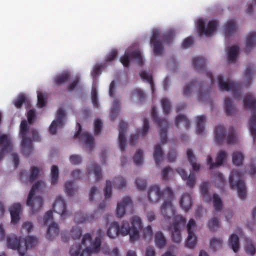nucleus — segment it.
Here are the masks:
<instances>
[{
	"label": "nucleus",
	"mask_w": 256,
	"mask_h": 256,
	"mask_svg": "<svg viewBox=\"0 0 256 256\" xmlns=\"http://www.w3.org/2000/svg\"><path fill=\"white\" fill-rule=\"evenodd\" d=\"M131 226L127 221H123L121 226L117 222L112 223L108 227L106 234L107 236L114 238L119 234L122 236H130V240L134 242L140 237V232L142 228V224L141 218L134 216L131 218Z\"/></svg>",
	"instance_id": "1"
},
{
	"label": "nucleus",
	"mask_w": 256,
	"mask_h": 256,
	"mask_svg": "<svg viewBox=\"0 0 256 256\" xmlns=\"http://www.w3.org/2000/svg\"><path fill=\"white\" fill-rule=\"evenodd\" d=\"M244 172L233 170L229 176L230 187L236 190L240 198L244 200L246 198V186L244 180Z\"/></svg>",
	"instance_id": "2"
},
{
	"label": "nucleus",
	"mask_w": 256,
	"mask_h": 256,
	"mask_svg": "<svg viewBox=\"0 0 256 256\" xmlns=\"http://www.w3.org/2000/svg\"><path fill=\"white\" fill-rule=\"evenodd\" d=\"M243 102L245 108L252 111L248 126L250 134L254 140L256 138V98L252 94L248 93L244 96Z\"/></svg>",
	"instance_id": "3"
},
{
	"label": "nucleus",
	"mask_w": 256,
	"mask_h": 256,
	"mask_svg": "<svg viewBox=\"0 0 256 256\" xmlns=\"http://www.w3.org/2000/svg\"><path fill=\"white\" fill-rule=\"evenodd\" d=\"M174 193L170 187H166L164 192L160 190V186L158 185H154L150 188L148 192V198L150 202L156 203L159 202L161 199L164 200L174 198Z\"/></svg>",
	"instance_id": "4"
},
{
	"label": "nucleus",
	"mask_w": 256,
	"mask_h": 256,
	"mask_svg": "<svg viewBox=\"0 0 256 256\" xmlns=\"http://www.w3.org/2000/svg\"><path fill=\"white\" fill-rule=\"evenodd\" d=\"M28 130L29 126L26 121L22 120L20 125V134L22 139L21 143L22 151L23 154L26 156H29L33 150L32 140L27 136Z\"/></svg>",
	"instance_id": "5"
},
{
	"label": "nucleus",
	"mask_w": 256,
	"mask_h": 256,
	"mask_svg": "<svg viewBox=\"0 0 256 256\" xmlns=\"http://www.w3.org/2000/svg\"><path fill=\"white\" fill-rule=\"evenodd\" d=\"M152 117L154 121L160 127V142L162 144L167 142L168 129L169 124L166 120L164 118H159L157 114L156 108L152 107Z\"/></svg>",
	"instance_id": "6"
},
{
	"label": "nucleus",
	"mask_w": 256,
	"mask_h": 256,
	"mask_svg": "<svg viewBox=\"0 0 256 256\" xmlns=\"http://www.w3.org/2000/svg\"><path fill=\"white\" fill-rule=\"evenodd\" d=\"M218 86L220 90L232 91L236 99L240 98L242 89V84L240 83L232 81L226 82L223 76L221 75L218 76Z\"/></svg>",
	"instance_id": "7"
},
{
	"label": "nucleus",
	"mask_w": 256,
	"mask_h": 256,
	"mask_svg": "<svg viewBox=\"0 0 256 256\" xmlns=\"http://www.w3.org/2000/svg\"><path fill=\"white\" fill-rule=\"evenodd\" d=\"M24 239L17 237L14 234L8 235L6 237V246L8 248L17 250L20 256H24L26 253V248H22Z\"/></svg>",
	"instance_id": "8"
},
{
	"label": "nucleus",
	"mask_w": 256,
	"mask_h": 256,
	"mask_svg": "<svg viewBox=\"0 0 256 256\" xmlns=\"http://www.w3.org/2000/svg\"><path fill=\"white\" fill-rule=\"evenodd\" d=\"M217 26L216 20H212L209 21L206 28L204 22L202 19L198 20L197 29L199 36H201L203 34L206 36H210L216 30Z\"/></svg>",
	"instance_id": "9"
},
{
	"label": "nucleus",
	"mask_w": 256,
	"mask_h": 256,
	"mask_svg": "<svg viewBox=\"0 0 256 256\" xmlns=\"http://www.w3.org/2000/svg\"><path fill=\"white\" fill-rule=\"evenodd\" d=\"M66 116V112L64 109L59 108L58 110L56 119L52 122L49 128L50 134H55L57 129L62 128L64 126Z\"/></svg>",
	"instance_id": "10"
},
{
	"label": "nucleus",
	"mask_w": 256,
	"mask_h": 256,
	"mask_svg": "<svg viewBox=\"0 0 256 256\" xmlns=\"http://www.w3.org/2000/svg\"><path fill=\"white\" fill-rule=\"evenodd\" d=\"M150 44L153 48L154 54L156 56L160 55L164 50V46L160 40V32L157 30H154L150 39Z\"/></svg>",
	"instance_id": "11"
},
{
	"label": "nucleus",
	"mask_w": 256,
	"mask_h": 256,
	"mask_svg": "<svg viewBox=\"0 0 256 256\" xmlns=\"http://www.w3.org/2000/svg\"><path fill=\"white\" fill-rule=\"evenodd\" d=\"M172 200L166 198L160 208L161 214L164 219L168 222L176 213V209L171 202Z\"/></svg>",
	"instance_id": "12"
},
{
	"label": "nucleus",
	"mask_w": 256,
	"mask_h": 256,
	"mask_svg": "<svg viewBox=\"0 0 256 256\" xmlns=\"http://www.w3.org/2000/svg\"><path fill=\"white\" fill-rule=\"evenodd\" d=\"M196 228V222L193 218H190L187 224L188 236L186 242V246L192 248L196 244V237L194 232Z\"/></svg>",
	"instance_id": "13"
},
{
	"label": "nucleus",
	"mask_w": 256,
	"mask_h": 256,
	"mask_svg": "<svg viewBox=\"0 0 256 256\" xmlns=\"http://www.w3.org/2000/svg\"><path fill=\"white\" fill-rule=\"evenodd\" d=\"M78 129L74 135V138H78L84 142L86 148L91 150L94 146V138L88 132H84L81 134L82 126L80 124L77 123Z\"/></svg>",
	"instance_id": "14"
},
{
	"label": "nucleus",
	"mask_w": 256,
	"mask_h": 256,
	"mask_svg": "<svg viewBox=\"0 0 256 256\" xmlns=\"http://www.w3.org/2000/svg\"><path fill=\"white\" fill-rule=\"evenodd\" d=\"M40 172V169L34 166L31 167L30 174L28 172L22 170L20 173V180L25 184L28 182H34L37 178Z\"/></svg>",
	"instance_id": "15"
},
{
	"label": "nucleus",
	"mask_w": 256,
	"mask_h": 256,
	"mask_svg": "<svg viewBox=\"0 0 256 256\" xmlns=\"http://www.w3.org/2000/svg\"><path fill=\"white\" fill-rule=\"evenodd\" d=\"M53 210L64 218L68 215V212L66 210V204L62 196H58L56 197L53 204Z\"/></svg>",
	"instance_id": "16"
},
{
	"label": "nucleus",
	"mask_w": 256,
	"mask_h": 256,
	"mask_svg": "<svg viewBox=\"0 0 256 256\" xmlns=\"http://www.w3.org/2000/svg\"><path fill=\"white\" fill-rule=\"evenodd\" d=\"M28 202V196L26 200V205L30 208L32 214H35L42 208L44 201L41 196H34V195L30 197Z\"/></svg>",
	"instance_id": "17"
},
{
	"label": "nucleus",
	"mask_w": 256,
	"mask_h": 256,
	"mask_svg": "<svg viewBox=\"0 0 256 256\" xmlns=\"http://www.w3.org/2000/svg\"><path fill=\"white\" fill-rule=\"evenodd\" d=\"M127 127L128 124L126 122L123 121L120 122L118 124V142L119 146L122 151H124L126 150V138L125 137V134L126 132Z\"/></svg>",
	"instance_id": "18"
},
{
	"label": "nucleus",
	"mask_w": 256,
	"mask_h": 256,
	"mask_svg": "<svg viewBox=\"0 0 256 256\" xmlns=\"http://www.w3.org/2000/svg\"><path fill=\"white\" fill-rule=\"evenodd\" d=\"M176 171L180 175L183 180H186V184L190 188L194 186L196 182V176L192 172H190V174L188 175L186 170L181 168H176Z\"/></svg>",
	"instance_id": "19"
},
{
	"label": "nucleus",
	"mask_w": 256,
	"mask_h": 256,
	"mask_svg": "<svg viewBox=\"0 0 256 256\" xmlns=\"http://www.w3.org/2000/svg\"><path fill=\"white\" fill-rule=\"evenodd\" d=\"M97 234L98 236L95 238L92 246H88L85 248L84 250L88 254L97 252L100 250L102 244V238L104 234L100 229L98 230Z\"/></svg>",
	"instance_id": "20"
},
{
	"label": "nucleus",
	"mask_w": 256,
	"mask_h": 256,
	"mask_svg": "<svg viewBox=\"0 0 256 256\" xmlns=\"http://www.w3.org/2000/svg\"><path fill=\"white\" fill-rule=\"evenodd\" d=\"M132 201L130 196H126L122 202H118L116 207V214L118 217H122L125 214V209L127 206H132Z\"/></svg>",
	"instance_id": "21"
},
{
	"label": "nucleus",
	"mask_w": 256,
	"mask_h": 256,
	"mask_svg": "<svg viewBox=\"0 0 256 256\" xmlns=\"http://www.w3.org/2000/svg\"><path fill=\"white\" fill-rule=\"evenodd\" d=\"M21 209V205L19 203L14 204L12 206L10 210L12 223L16 224L18 222Z\"/></svg>",
	"instance_id": "22"
},
{
	"label": "nucleus",
	"mask_w": 256,
	"mask_h": 256,
	"mask_svg": "<svg viewBox=\"0 0 256 256\" xmlns=\"http://www.w3.org/2000/svg\"><path fill=\"white\" fill-rule=\"evenodd\" d=\"M224 108L227 116H233L237 112L236 106L232 104L230 98H226L224 100Z\"/></svg>",
	"instance_id": "23"
},
{
	"label": "nucleus",
	"mask_w": 256,
	"mask_h": 256,
	"mask_svg": "<svg viewBox=\"0 0 256 256\" xmlns=\"http://www.w3.org/2000/svg\"><path fill=\"white\" fill-rule=\"evenodd\" d=\"M180 204L182 210L186 212L188 211L192 206L190 195L188 193L182 194L180 200Z\"/></svg>",
	"instance_id": "24"
},
{
	"label": "nucleus",
	"mask_w": 256,
	"mask_h": 256,
	"mask_svg": "<svg viewBox=\"0 0 256 256\" xmlns=\"http://www.w3.org/2000/svg\"><path fill=\"white\" fill-rule=\"evenodd\" d=\"M88 174L90 176L94 174L96 180L98 181L102 178V172L101 168L96 164H92L89 165L87 169Z\"/></svg>",
	"instance_id": "25"
},
{
	"label": "nucleus",
	"mask_w": 256,
	"mask_h": 256,
	"mask_svg": "<svg viewBox=\"0 0 256 256\" xmlns=\"http://www.w3.org/2000/svg\"><path fill=\"white\" fill-rule=\"evenodd\" d=\"M215 141L218 144H222L226 136V129L221 125L217 126L214 129Z\"/></svg>",
	"instance_id": "26"
},
{
	"label": "nucleus",
	"mask_w": 256,
	"mask_h": 256,
	"mask_svg": "<svg viewBox=\"0 0 256 256\" xmlns=\"http://www.w3.org/2000/svg\"><path fill=\"white\" fill-rule=\"evenodd\" d=\"M237 27L234 20H231L227 22L224 26V34L226 37H230L236 32Z\"/></svg>",
	"instance_id": "27"
},
{
	"label": "nucleus",
	"mask_w": 256,
	"mask_h": 256,
	"mask_svg": "<svg viewBox=\"0 0 256 256\" xmlns=\"http://www.w3.org/2000/svg\"><path fill=\"white\" fill-rule=\"evenodd\" d=\"M256 72V68L254 64H250L246 68L244 72V78L246 80V85L248 86L252 82V78Z\"/></svg>",
	"instance_id": "28"
},
{
	"label": "nucleus",
	"mask_w": 256,
	"mask_h": 256,
	"mask_svg": "<svg viewBox=\"0 0 256 256\" xmlns=\"http://www.w3.org/2000/svg\"><path fill=\"white\" fill-rule=\"evenodd\" d=\"M206 64V60L203 57L196 56L192 59V65L195 70H204L205 68Z\"/></svg>",
	"instance_id": "29"
},
{
	"label": "nucleus",
	"mask_w": 256,
	"mask_h": 256,
	"mask_svg": "<svg viewBox=\"0 0 256 256\" xmlns=\"http://www.w3.org/2000/svg\"><path fill=\"white\" fill-rule=\"evenodd\" d=\"M70 74L68 72H64L56 76L54 78V82L56 86H60L68 82L70 80Z\"/></svg>",
	"instance_id": "30"
},
{
	"label": "nucleus",
	"mask_w": 256,
	"mask_h": 256,
	"mask_svg": "<svg viewBox=\"0 0 256 256\" xmlns=\"http://www.w3.org/2000/svg\"><path fill=\"white\" fill-rule=\"evenodd\" d=\"M59 232L58 224L56 222H52L48 227L46 232V238L48 240H52L54 237L57 236Z\"/></svg>",
	"instance_id": "31"
},
{
	"label": "nucleus",
	"mask_w": 256,
	"mask_h": 256,
	"mask_svg": "<svg viewBox=\"0 0 256 256\" xmlns=\"http://www.w3.org/2000/svg\"><path fill=\"white\" fill-rule=\"evenodd\" d=\"M228 244L234 252H238L240 248L239 238L237 234H232L228 239Z\"/></svg>",
	"instance_id": "32"
},
{
	"label": "nucleus",
	"mask_w": 256,
	"mask_h": 256,
	"mask_svg": "<svg viewBox=\"0 0 256 256\" xmlns=\"http://www.w3.org/2000/svg\"><path fill=\"white\" fill-rule=\"evenodd\" d=\"M181 124H182L186 129L190 127V122L184 115L180 114L176 118L175 125L176 127L178 128Z\"/></svg>",
	"instance_id": "33"
},
{
	"label": "nucleus",
	"mask_w": 256,
	"mask_h": 256,
	"mask_svg": "<svg viewBox=\"0 0 256 256\" xmlns=\"http://www.w3.org/2000/svg\"><path fill=\"white\" fill-rule=\"evenodd\" d=\"M256 46V32H252L249 33L246 38V52L249 51V48Z\"/></svg>",
	"instance_id": "34"
},
{
	"label": "nucleus",
	"mask_w": 256,
	"mask_h": 256,
	"mask_svg": "<svg viewBox=\"0 0 256 256\" xmlns=\"http://www.w3.org/2000/svg\"><path fill=\"white\" fill-rule=\"evenodd\" d=\"M45 188V184L42 180H38L37 181L32 187L30 192L28 194V202H30V197L34 195L36 192L38 190H42L44 189Z\"/></svg>",
	"instance_id": "35"
},
{
	"label": "nucleus",
	"mask_w": 256,
	"mask_h": 256,
	"mask_svg": "<svg viewBox=\"0 0 256 256\" xmlns=\"http://www.w3.org/2000/svg\"><path fill=\"white\" fill-rule=\"evenodd\" d=\"M205 122L206 117L202 115L196 117V132L197 134H202L204 132Z\"/></svg>",
	"instance_id": "36"
},
{
	"label": "nucleus",
	"mask_w": 256,
	"mask_h": 256,
	"mask_svg": "<svg viewBox=\"0 0 256 256\" xmlns=\"http://www.w3.org/2000/svg\"><path fill=\"white\" fill-rule=\"evenodd\" d=\"M120 106V100L114 99L110 112V117L112 120H113L118 116Z\"/></svg>",
	"instance_id": "37"
},
{
	"label": "nucleus",
	"mask_w": 256,
	"mask_h": 256,
	"mask_svg": "<svg viewBox=\"0 0 256 256\" xmlns=\"http://www.w3.org/2000/svg\"><path fill=\"white\" fill-rule=\"evenodd\" d=\"M154 242L156 246L160 248H162L166 246V240L162 232H158L156 233Z\"/></svg>",
	"instance_id": "38"
},
{
	"label": "nucleus",
	"mask_w": 256,
	"mask_h": 256,
	"mask_svg": "<svg viewBox=\"0 0 256 256\" xmlns=\"http://www.w3.org/2000/svg\"><path fill=\"white\" fill-rule=\"evenodd\" d=\"M214 182L216 186L222 189L226 180L223 174L220 172H216L214 174Z\"/></svg>",
	"instance_id": "39"
},
{
	"label": "nucleus",
	"mask_w": 256,
	"mask_h": 256,
	"mask_svg": "<svg viewBox=\"0 0 256 256\" xmlns=\"http://www.w3.org/2000/svg\"><path fill=\"white\" fill-rule=\"evenodd\" d=\"M239 50L238 46H232L230 47L228 52V62H234L236 60V57Z\"/></svg>",
	"instance_id": "40"
},
{
	"label": "nucleus",
	"mask_w": 256,
	"mask_h": 256,
	"mask_svg": "<svg viewBox=\"0 0 256 256\" xmlns=\"http://www.w3.org/2000/svg\"><path fill=\"white\" fill-rule=\"evenodd\" d=\"M74 220L75 222L80 224L86 222H91L92 218L80 212H78L75 214Z\"/></svg>",
	"instance_id": "41"
},
{
	"label": "nucleus",
	"mask_w": 256,
	"mask_h": 256,
	"mask_svg": "<svg viewBox=\"0 0 256 256\" xmlns=\"http://www.w3.org/2000/svg\"><path fill=\"white\" fill-rule=\"evenodd\" d=\"M209 184L208 182H204L200 186V190L201 194L207 202L211 200V196L208 193Z\"/></svg>",
	"instance_id": "42"
},
{
	"label": "nucleus",
	"mask_w": 256,
	"mask_h": 256,
	"mask_svg": "<svg viewBox=\"0 0 256 256\" xmlns=\"http://www.w3.org/2000/svg\"><path fill=\"white\" fill-rule=\"evenodd\" d=\"M37 242V240L35 237L29 236L24 240V246H22V248H26V252L28 248L34 246Z\"/></svg>",
	"instance_id": "43"
},
{
	"label": "nucleus",
	"mask_w": 256,
	"mask_h": 256,
	"mask_svg": "<svg viewBox=\"0 0 256 256\" xmlns=\"http://www.w3.org/2000/svg\"><path fill=\"white\" fill-rule=\"evenodd\" d=\"M172 218L174 222V228L180 229V225H184L186 222V218L180 215H176L175 214Z\"/></svg>",
	"instance_id": "44"
},
{
	"label": "nucleus",
	"mask_w": 256,
	"mask_h": 256,
	"mask_svg": "<svg viewBox=\"0 0 256 256\" xmlns=\"http://www.w3.org/2000/svg\"><path fill=\"white\" fill-rule=\"evenodd\" d=\"M237 141L238 138L234 128H230L228 134L226 138V142L228 144H234L236 143Z\"/></svg>",
	"instance_id": "45"
},
{
	"label": "nucleus",
	"mask_w": 256,
	"mask_h": 256,
	"mask_svg": "<svg viewBox=\"0 0 256 256\" xmlns=\"http://www.w3.org/2000/svg\"><path fill=\"white\" fill-rule=\"evenodd\" d=\"M214 207L216 212H220L222 207V200L219 196L216 194H214L212 196Z\"/></svg>",
	"instance_id": "46"
},
{
	"label": "nucleus",
	"mask_w": 256,
	"mask_h": 256,
	"mask_svg": "<svg viewBox=\"0 0 256 256\" xmlns=\"http://www.w3.org/2000/svg\"><path fill=\"white\" fill-rule=\"evenodd\" d=\"M140 76L142 80L146 81L150 84L151 90L152 92H154V82H153L152 76L144 71H142L141 72H140Z\"/></svg>",
	"instance_id": "47"
},
{
	"label": "nucleus",
	"mask_w": 256,
	"mask_h": 256,
	"mask_svg": "<svg viewBox=\"0 0 256 256\" xmlns=\"http://www.w3.org/2000/svg\"><path fill=\"white\" fill-rule=\"evenodd\" d=\"M58 168L57 166H52L51 168V184L55 185L58 182Z\"/></svg>",
	"instance_id": "48"
},
{
	"label": "nucleus",
	"mask_w": 256,
	"mask_h": 256,
	"mask_svg": "<svg viewBox=\"0 0 256 256\" xmlns=\"http://www.w3.org/2000/svg\"><path fill=\"white\" fill-rule=\"evenodd\" d=\"M198 85L199 86V84L196 80H193L190 84H187L184 88V95L185 96H188L190 94L192 90Z\"/></svg>",
	"instance_id": "49"
},
{
	"label": "nucleus",
	"mask_w": 256,
	"mask_h": 256,
	"mask_svg": "<svg viewBox=\"0 0 256 256\" xmlns=\"http://www.w3.org/2000/svg\"><path fill=\"white\" fill-rule=\"evenodd\" d=\"M245 252L247 255L254 256L256 254L255 246L251 241H248L245 246Z\"/></svg>",
	"instance_id": "50"
},
{
	"label": "nucleus",
	"mask_w": 256,
	"mask_h": 256,
	"mask_svg": "<svg viewBox=\"0 0 256 256\" xmlns=\"http://www.w3.org/2000/svg\"><path fill=\"white\" fill-rule=\"evenodd\" d=\"M73 184L72 180L68 181L65 184L64 190L66 194L69 196H73L77 190L76 188L74 187Z\"/></svg>",
	"instance_id": "51"
},
{
	"label": "nucleus",
	"mask_w": 256,
	"mask_h": 256,
	"mask_svg": "<svg viewBox=\"0 0 256 256\" xmlns=\"http://www.w3.org/2000/svg\"><path fill=\"white\" fill-rule=\"evenodd\" d=\"M164 152L160 144L155 146L154 151V160H160L163 156Z\"/></svg>",
	"instance_id": "52"
},
{
	"label": "nucleus",
	"mask_w": 256,
	"mask_h": 256,
	"mask_svg": "<svg viewBox=\"0 0 256 256\" xmlns=\"http://www.w3.org/2000/svg\"><path fill=\"white\" fill-rule=\"evenodd\" d=\"M82 250L81 246L80 244L73 245L70 250V254L71 256H82L80 253Z\"/></svg>",
	"instance_id": "53"
},
{
	"label": "nucleus",
	"mask_w": 256,
	"mask_h": 256,
	"mask_svg": "<svg viewBox=\"0 0 256 256\" xmlns=\"http://www.w3.org/2000/svg\"><path fill=\"white\" fill-rule=\"evenodd\" d=\"M220 225L219 218H212L208 224V226L210 231H214Z\"/></svg>",
	"instance_id": "54"
},
{
	"label": "nucleus",
	"mask_w": 256,
	"mask_h": 256,
	"mask_svg": "<svg viewBox=\"0 0 256 256\" xmlns=\"http://www.w3.org/2000/svg\"><path fill=\"white\" fill-rule=\"evenodd\" d=\"M161 104L164 113L166 115L168 114L171 108V104L169 100L166 98H164L161 100Z\"/></svg>",
	"instance_id": "55"
},
{
	"label": "nucleus",
	"mask_w": 256,
	"mask_h": 256,
	"mask_svg": "<svg viewBox=\"0 0 256 256\" xmlns=\"http://www.w3.org/2000/svg\"><path fill=\"white\" fill-rule=\"evenodd\" d=\"M210 246L213 250L220 248L222 246V240L213 238L210 240Z\"/></svg>",
	"instance_id": "56"
},
{
	"label": "nucleus",
	"mask_w": 256,
	"mask_h": 256,
	"mask_svg": "<svg viewBox=\"0 0 256 256\" xmlns=\"http://www.w3.org/2000/svg\"><path fill=\"white\" fill-rule=\"evenodd\" d=\"M172 240L176 243L179 244L181 241V234L180 228H174V230L172 233Z\"/></svg>",
	"instance_id": "57"
},
{
	"label": "nucleus",
	"mask_w": 256,
	"mask_h": 256,
	"mask_svg": "<svg viewBox=\"0 0 256 256\" xmlns=\"http://www.w3.org/2000/svg\"><path fill=\"white\" fill-rule=\"evenodd\" d=\"M174 38V32L173 30H169L163 34L162 39L164 42L169 44L172 41Z\"/></svg>",
	"instance_id": "58"
},
{
	"label": "nucleus",
	"mask_w": 256,
	"mask_h": 256,
	"mask_svg": "<svg viewBox=\"0 0 256 256\" xmlns=\"http://www.w3.org/2000/svg\"><path fill=\"white\" fill-rule=\"evenodd\" d=\"M26 101V98L24 94L19 95L14 102L15 106L18 108H20L23 104Z\"/></svg>",
	"instance_id": "59"
},
{
	"label": "nucleus",
	"mask_w": 256,
	"mask_h": 256,
	"mask_svg": "<svg viewBox=\"0 0 256 256\" xmlns=\"http://www.w3.org/2000/svg\"><path fill=\"white\" fill-rule=\"evenodd\" d=\"M82 234V230L78 226L72 227L71 230V235L73 239H79Z\"/></svg>",
	"instance_id": "60"
},
{
	"label": "nucleus",
	"mask_w": 256,
	"mask_h": 256,
	"mask_svg": "<svg viewBox=\"0 0 256 256\" xmlns=\"http://www.w3.org/2000/svg\"><path fill=\"white\" fill-rule=\"evenodd\" d=\"M143 127L140 131L138 132L137 135L140 134L142 136H144L148 133L150 128L148 120L147 118H144L143 120Z\"/></svg>",
	"instance_id": "61"
},
{
	"label": "nucleus",
	"mask_w": 256,
	"mask_h": 256,
	"mask_svg": "<svg viewBox=\"0 0 256 256\" xmlns=\"http://www.w3.org/2000/svg\"><path fill=\"white\" fill-rule=\"evenodd\" d=\"M131 58L136 60L139 65L142 66L143 64V60L142 54L139 51L135 50L130 54Z\"/></svg>",
	"instance_id": "62"
},
{
	"label": "nucleus",
	"mask_w": 256,
	"mask_h": 256,
	"mask_svg": "<svg viewBox=\"0 0 256 256\" xmlns=\"http://www.w3.org/2000/svg\"><path fill=\"white\" fill-rule=\"evenodd\" d=\"M112 182L107 180L106 185L104 190V196L106 198H108L110 197L112 194Z\"/></svg>",
	"instance_id": "63"
},
{
	"label": "nucleus",
	"mask_w": 256,
	"mask_h": 256,
	"mask_svg": "<svg viewBox=\"0 0 256 256\" xmlns=\"http://www.w3.org/2000/svg\"><path fill=\"white\" fill-rule=\"evenodd\" d=\"M115 184L118 189H120L126 186V180L122 176L116 178L114 180Z\"/></svg>",
	"instance_id": "64"
}]
</instances>
